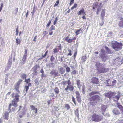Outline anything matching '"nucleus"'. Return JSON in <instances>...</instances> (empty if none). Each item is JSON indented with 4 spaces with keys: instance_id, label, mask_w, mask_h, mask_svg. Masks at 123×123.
<instances>
[{
    "instance_id": "1",
    "label": "nucleus",
    "mask_w": 123,
    "mask_h": 123,
    "mask_svg": "<svg viewBox=\"0 0 123 123\" xmlns=\"http://www.w3.org/2000/svg\"><path fill=\"white\" fill-rule=\"evenodd\" d=\"M96 69L99 74L106 73L108 72L109 69L105 68V64H101L99 61L95 62Z\"/></svg>"
},
{
    "instance_id": "2",
    "label": "nucleus",
    "mask_w": 123,
    "mask_h": 123,
    "mask_svg": "<svg viewBox=\"0 0 123 123\" xmlns=\"http://www.w3.org/2000/svg\"><path fill=\"white\" fill-rule=\"evenodd\" d=\"M12 98H15L12 101V105L15 107H16L18 106V105L17 103L19 101V95L17 93H16L15 94L13 93L11 95Z\"/></svg>"
},
{
    "instance_id": "3",
    "label": "nucleus",
    "mask_w": 123,
    "mask_h": 123,
    "mask_svg": "<svg viewBox=\"0 0 123 123\" xmlns=\"http://www.w3.org/2000/svg\"><path fill=\"white\" fill-rule=\"evenodd\" d=\"M122 43L120 42L119 43L117 41H114L111 44L112 48L116 51L120 50L122 48Z\"/></svg>"
},
{
    "instance_id": "4",
    "label": "nucleus",
    "mask_w": 123,
    "mask_h": 123,
    "mask_svg": "<svg viewBox=\"0 0 123 123\" xmlns=\"http://www.w3.org/2000/svg\"><path fill=\"white\" fill-rule=\"evenodd\" d=\"M103 116H100L95 114H93L91 116V119L92 121L95 122H99L103 119Z\"/></svg>"
},
{
    "instance_id": "5",
    "label": "nucleus",
    "mask_w": 123,
    "mask_h": 123,
    "mask_svg": "<svg viewBox=\"0 0 123 123\" xmlns=\"http://www.w3.org/2000/svg\"><path fill=\"white\" fill-rule=\"evenodd\" d=\"M100 99H101V98L99 96L97 95H94L89 98V100L90 101H96L97 102H99Z\"/></svg>"
},
{
    "instance_id": "6",
    "label": "nucleus",
    "mask_w": 123,
    "mask_h": 123,
    "mask_svg": "<svg viewBox=\"0 0 123 123\" xmlns=\"http://www.w3.org/2000/svg\"><path fill=\"white\" fill-rule=\"evenodd\" d=\"M108 85L109 86H111L114 85L116 83V81L114 80L113 81L110 80V79H108L106 81Z\"/></svg>"
},
{
    "instance_id": "7",
    "label": "nucleus",
    "mask_w": 123,
    "mask_h": 123,
    "mask_svg": "<svg viewBox=\"0 0 123 123\" xmlns=\"http://www.w3.org/2000/svg\"><path fill=\"white\" fill-rule=\"evenodd\" d=\"M115 94V93L114 92H112L111 91H110L106 93H105V95L106 97L110 99L114 96Z\"/></svg>"
},
{
    "instance_id": "8",
    "label": "nucleus",
    "mask_w": 123,
    "mask_h": 123,
    "mask_svg": "<svg viewBox=\"0 0 123 123\" xmlns=\"http://www.w3.org/2000/svg\"><path fill=\"white\" fill-rule=\"evenodd\" d=\"M91 82L98 84L99 83L98 79L96 77H93L91 80Z\"/></svg>"
},
{
    "instance_id": "9",
    "label": "nucleus",
    "mask_w": 123,
    "mask_h": 123,
    "mask_svg": "<svg viewBox=\"0 0 123 123\" xmlns=\"http://www.w3.org/2000/svg\"><path fill=\"white\" fill-rule=\"evenodd\" d=\"M50 74L51 75H54L55 76H59L58 72L55 70H52L51 71Z\"/></svg>"
},
{
    "instance_id": "10",
    "label": "nucleus",
    "mask_w": 123,
    "mask_h": 123,
    "mask_svg": "<svg viewBox=\"0 0 123 123\" xmlns=\"http://www.w3.org/2000/svg\"><path fill=\"white\" fill-rule=\"evenodd\" d=\"M74 87L73 86L71 85H68L67 86L65 90L66 91H67L68 90L70 91H72L74 89Z\"/></svg>"
},
{
    "instance_id": "11",
    "label": "nucleus",
    "mask_w": 123,
    "mask_h": 123,
    "mask_svg": "<svg viewBox=\"0 0 123 123\" xmlns=\"http://www.w3.org/2000/svg\"><path fill=\"white\" fill-rule=\"evenodd\" d=\"M100 56L101 59L104 61H105L107 59V57L105 55V54H100Z\"/></svg>"
},
{
    "instance_id": "12",
    "label": "nucleus",
    "mask_w": 123,
    "mask_h": 123,
    "mask_svg": "<svg viewBox=\"0 0 123 123\" xmlns=\"http://www.w3.org/2000/svg\"><path fill=\"white\" fill-rule=\"evenodd\" d=\"M85 12L84 8H82L78 12L77 14L78 15H80L81 14L86 15Z\"/></svg>"
},
{
    "instance_id": "13",
    "label": "nucleus",
    "mask_w": 123,
    "mask_h": 123,
    "mask_svg": "<svg viewBox=\"0 0 123 123\" xmlns=\"http://www.w3.org/2000/svg\"><path fill=\"white\" fill-rule=\"evenodd\" d=\"M72 39H70L68 36H67L64 38V40L68 43H70L72 42Z\"/></svg>"
},
{
    "instance_id": "14",
    "label": "nucleus",
    "mask_w": 123,
    "mask_h": 123,
    "mask_svg": "<svg viewBox=\"0 0 123 123\" xmlns=\"http://www.w3.org/2000/svg\"><path fill=\"white\" fill-rule=\"evenodd\" d=\"M9 113L8 112H5L4 114V115H3V117H4V119H6L8 120V118L9 117Z\"/></svg>"
},
{
    "instance_id": "15",
    "label": "nucleus",
    "mask_w": 123,
    "mask_h": 123,
    "mask_svg": "<svg viewBox=\"0 0 123 123\" xmlns=\"http://www.w3.org/2000/svg\"><path fill=\"white\" fill-rule=\"evenodd\" d=\"M99 93V92L97 91H93L91 92L89 94L90 97H91L94 95Z\"/></svg>"
},
{
    "instance_id": "16",
    "label": "nucleus",
    "mask_w": 123,
    "mask_h": 123,
    "mask_svg": "<svg viewBox=\"0 0 123 123\" xmlns=\"http://www.w3.org/2000/svg\"><path fill=\"white\" fill-rule=\"evenodd\" d=\"M105 9H102L101 12V16L102 19H103L104 17L105 16Z\"/></svg>"
},
{
    "instance_id": "17",
    "label": "nucleus",
    "mask_w": 123,
    "mask_h": 123,
    "mask_svg": "<svg viewBox=\"0 0 123 123\" xmlns=\"http://www.w3.org/2000/svg\"><path fill=\"white\" fill-rule=\"evenodd\" d=\"M105 48L106 49V51L108 54H111L113 53V52L107 46H105Z\"/></svg>"
},
{
    "instance_id": "18",
    "label": "nucleus",
    "mask_w": 123,
    "mask_h": 123,
    "mask_svg": "<svg viewBox=\"0 0 123 123\" xmlns=\"http://www.w3.org/2000/svg\"><path fill=\"white\" fill-rule=\"evenodd\" d=\"M19 86L15 84L14 86V89L16 91L18 92V93H19L20 92L19 90Z\"/></svg>"
},
{
    "instance_id": "19",
    "label": "nucleus",
    "mask_w": 123,
    "mask_h": 123,
    "mask_svg": "<svg viewBox=\"0 0 123 123\" xmlns=\"http://www.w3.org/2000/svg\"><path fill=\"white\" fill-rule=\"evenodd\" d=\"M113 112L115 114L117 115L120 113L119 111L116 109H114L113 111Z\"/></svg>"
},
{
    "instance_id": "20",
    "label": "nucleus",
    "mask_w": 123,
    "mask_h": 123,
    "mask_svg": "<svg viewBox=\"0 0 123 123\" xmlns=\"http://www.w3.org/2000/svg\"><path fill=\"white\" fill-rule=\"evenodd\" d=\"M101 109L102 114L103 115H104V112L105 111L106 109L105 106L104 105L102 106Z\"/></svg>"
},
{
    "instance_id": "21",
    "label": "nucleus",
    "mask_w": 123,
    "mask_h": 123,
    "mask_svg": "<svg viewBox=\"0 0 123 123\" xmlns=\"http://www.w3.org/2000/svg\"><path fill=\"white\" fill-rule=\"evenodd\" d=\"M31 85V83H29L28 84V86L26 85L25 86V88L26 90V91L27 92L29 88V87Z\"/></svg>"
},
{
    "instance_id": "22",
    "label": "nucleus",
    "mask_w": 123,
    "mask_h": 123,
    "mask_svg": "<svg viewBox=\"0 0 123 123\" xmlns=\"http://www.w3.org/2000/svg\"><path fill=\"white\" fill-rule=\"evenodd\" d=\"M118 25L120 27L123 28V19L119 21Z\"/></svg>"
},
{
    "instance_id": "23",
    "label": "nucleus",
    "mask_w": 123,
    "mask_h": 123,
    "mask_svg": "<svg viewBox=\"0 0 123 123\" xmlns=\"http://www.w3.org/2000/svg\"><path fill=\"white\" fill-rule=\"evenodd\" d=\"M102 7V6H98V7L96 12V14L97 15L99 14V13Z\"/></svg>"
},
{
    "instance_id": "24",
    "label": "nucleus",
    "mask_w": 123,
    "mask_h": 123,
    "mask_svg": "<svg viewBox=\"0 0 123 123\" xmlns=\"http://www.w3.org/2000/svg\"><path fill=\"white\" fill-rule=\"evenodd\" d=\"M98 4L97 2L94 3L92 5L93 9H94L97 8L98 7Z\"/></svg>"
},
{
    "instance_id": "25",
    "label": "nucleus",
    "mask_w": 123,
    "mask_h": 123,
    "mask_svg": "<svg viewBox=\"0 0 123 123\" xmlns=\"http://www.w3.org/2000/svg\"><path fill=\"white\" fill-rule=\"evenodd\" d=\"M21 40L19 39L16 38V43L17 45H20L21 43Z\"/></svg>"
},
{
    "instance_id": "26",
    "label": "nucleus",
    "mask_w": 123,
    "mask_h": 123,
    "mask_svg": "<svg viewBox=\"0 0 123 123\" xmlns=\"http://www.w3.org/2000/svg\"><path fill=\"white\" fill-rule=\"evenodd\" d=\"M54 91L56 94H58L59 92V89L57 87H56L54 89Z\"/></svg>"
},
{
    "instance_id": "27",
    "label": "nucleus",
    "mask_w": 123,
    "mask_h": 123,
    "mask_svg": "<svg viewBox=\"0 0 123 123\" xmlns=\"http://www.w3.org/2000/svg\"><path fill=\"white\" fill-rule=\"evenodd\" d=\"M74 113L78 118H79V114L78 108H77L75 111Z\"/></svg>"
},
{
    "instance_id": "28",
    "label": "nucleus",
    "mask_w": 123,
    "mask_h": 123,
    "mask_svg": "<svg viewBox=\"0 0 123 123\" xmlns=\"http://www.w3.org/2000/svg\"><path fill=\"white\" fill-rule=\"evenodd\" d=\"M59 71L61 74H63L65 72V69L63 68L62 67L60 69Z\"/></svg>"
},
{
    "instance_id": "29",
    "label": "nucleus",
    "mask_w": 123,
    "mask_h": 123,
    "mask_svg": "<svg viewBox=\"0 0 123 123\" xmlns=\"http://www.w3.org/2000/svg\"><path fill=\"white\" fill-rule=\"evenodd\" d=\"M25 114V112H21L20 113H18V114H19V117L20 118H22Z\"/></svg>"
},
{
    "instance_id": "30",
    "label": "nucleus",
    "mask_w": 123,
    "mask_h": 123,
    "mask_svg": "<svg viewBox=\"0 0 123 123\" xmlns=\"http://www.w3.org/2000/svg\"><path fill=\"white\" fill-rule=\"evenodd\" d=\"M76 98L77 100L78 101V102L79 103H80L81 101L80 96H76Z\"/></svg>"
},
{
    "instance_id": "31",
    "label": "nucleus",
    "mask_w": 123,
    "mask_h": 123,
    "mask_svg": "<svg viewBox=\"0 0 123 123\" xmlns=\"http://www.w3.org/2000/svg\"><path fill=\"white\" fill-rule=\"evenodd\" d=\"M80 82V80L79 79H78L77 81V84L78 87H81Z\"/></svg>"
},
{
    "instance_id": "32",
    "label": "nucleus",
    "mask_w": 123,
    "mask_h": 123,
    "mask_svg": "<svg viewBox=\"0 0 123 123\" xmlns=\"http://www.w3.org/2000/svg\"><path fill=\"white\" fill-rule=\"evenodd\" d=\"M39 68V66L38 65H35L33 67V69H34V71H36L38 68Z\"/></svg>"
},
{
    "instance_id": "33",
    "label": "nucleus",
    "mask_w": 123,
    "mask_h": 123,
    "mask_svg": "<svg viewBox=\"0 0 123 123\" xmlns=\"http://www.w3.org/2000/svg\"><path fill=\"white\" fill-rule=\"evenodd\" d=\"M27 57V56L26 55H23V57L22 59V61L24 63L25 62L26 59Z\"/></svg>"
},
{
    "instance_id": "34",
    "label": "nucleus",
    "mask_w": 123,
    "mask_h": 123,
    "mask_svg": "<svg viewBox=\"0 0 123 123\" xmlns=\"http://www.w3.org/2000/svg\"><path fill=\"white\" fill-rule=\"evenodd\" d=\"M77 6V4L76 3H74L73 6L71 8V10H73L74 8H76Z\"/></svg>"
},
{
    "instance_id": "35",
    "label": "nucleus",
    "mask_w": 123,
    "mask_h": 123,
    "mask_svg": "<svg viewBox=\"0 0 123 123\" xmlns=\"http://www.w3.org/2000/svg\"><path fill=\"white\" fill-rule=\"evenodd\" d=\"M22 81V80L21 79H20L19 80L17 83L16 85L19 86L20 84Z\"/></svg>"
},
{
    "instance_id": "36",
    "label": "nucleus",
    "mask_w": 123,
    "mask_h": 123,
    "mask_svg": "<svg viewBox=\"0 0 123 123\" xmlns=\"http://www.w3.org/2000/svg\"><path fill=\"white\" fill-rule=\"evenodd\" d=\"M27 76L25 74H22L21 78L23 79H26Z\"/></svg>"
},
{
    "instance_id": "37",
    "label": "nucleus",
    "mask_w": 123,
    "mask_h": 123,
    "mask_svg": "<svg viewBox=\"0 0 123 123\" xmlns=\"http://www.w3.org/2000/svg\"><path fill=\"white\" fill-rule=\"evenodd\" d=\"M30 78L28 79H25L24 82H25L27 83H30Z\"/></svg>"
},
{
    "instance_id": "38",
    "label": "nucleus",
    "mask_w": 123,
    "mask_h": 123,
    "mask_svg": "<svg viewBox=\"0 0 123 123\" xmlns=\"http://www.w3.org/2000/svg\"><path fill=\"white\" fill-rule=\"evenodd\" d=\"M81 30V28H80L79 30H77L75 32L76 35H77L79 33V32Z\"/></svg>"
},
{
    "instance_id": "39",
    "label": "nucleus",
    "mask_w": 123,
    "mask_h": 123,
    "mask_svg": "<svg viewBox=\"0 0 123 123\" xmlns=\"http://www.w3.org/2000/svg\"><path fill=\"white\" fill-rule=\"evenodd\" d=\"M16 36H17L18 35V34L19 32V30H18V26H17V28L16 29Z\"/></svg>"
},
{
    "instance_id": "40",
    "label": "nucleus",
    "mask_w": 123,
    "mask_h": 123,
    "mask_svg": "<svg viewBox=\"0 0 123 123\" xmlns=\"http://www.w3.org/2000/svg\"><path fill=\"white\" fill-rule=\"evenodd\" d=\"M105 50L102 49H101V51H100V54H105Z\"/></svg>"
},
{
    "instance_id": "41",
    "label": "nucleus",
    "mask_w": 123,
    "mask_h": 123,
    "mask_svg": "<svg viewBox=\"0 0 123 123\" xmlns=\"http://www.w3.org/2000/svg\"><path fill=\"white\" fill-rule=\"evenodd\" d=\"M51 20H50L48 22V24H47L46 26L47 27H48L51 24Z\"/></svg>"
},
{
    "instance_id": "42",
    "label": "nucleus",
    "mask_w": 123,
    "mask_h": 123,
    "mask_svg": "<svg viewBox=\"0 0 123 123\" xmlns=\"http://www.w3.org/2000/svg\"><path fill=\"white\" fill-rule=\"evenodd\" d=\"M65 107L67 110L69 109L70 108V107L69 105L68 104H65Z\"/></svg>"
},
{
    "instance_id": "43",
    "label": "nucleus",
    "mask_w": 123,
    "mask_h": 123,
    "mask_svg": "<svg viewBox=\"0 0 123 123\" xmlns=\"http://www.w3.org/2000/svg\"><path fill=\"white\" fill-rule=\"evenodd\" d=\"M49 29L51 30H55V26L53 25H51V27L49 28Z\"/></svg>"
},
{
    "instance_id": "44",
    "label": "nucleus",
    "mask_w": 123,
    "mask_h": 123,
    "mask_svg": "<svg viewBox=\"0 0 123 123\" xmlns=\"http://www.w3.org/2000/svg\"><path fill=\"white\" fill-rule=\"evenodd\" d=\"M86 59V57L82 56V57L81 60L82 61V62H84L85 61V60Z\"/></svg>"
},
{
    "instance_id": "45",
    "label": "nucleus",
    "mask_w": 123,
    "mask_h": 123,
    "mask_svg": "<svg viewBox=\"0 0 123 123\" xmlns=\"http://www.w3.org/2000/svg\"><path fill=\"white\" fill-rule=\"evenodd\" d=\"M66 72H70V68L68 67H66Z\"/></svg>"
},
{
    "instance_id": "46",
    "label": "nucleus",
    "mask_w": 123,
    "mask_h": 123,
    "mask_svg": "<svg viewBox=\"0 0 123 123\" xmlns=\"http://www.w3.org/2000/svg\"><path fill=\"white\" fill-rule=\"evenodd\" d=\"M59 0H58L56 2L55 4L54 5V7H55L57 6L58 5V4L59 3Z\"/></svg>"
},
{
    "instance_id": "47",
    "label": "nucleus",
    "mask_w": 123,
    "mask_h": 123,
    "mask_svg": "<svg viewBox=\"0 0 123 123\" xmlns=\"http://www.w3.org/2000/svg\"><path fill=\"white\" fill-rule=\"evenodd\" d=\"M30 107L31 108V109L32 110H35L36 108L33 105H30Z\"/></svg>"
},
{
    "instance_id": "48",
    "label": "nucleus",
    "mask_w": 123,
    "mask_h": 123,
    "mask_svg": "<svg viewBox=\"0 0 123 123\" xmlns=\"http://www.w3.org/2000/svg\"><path fill=\"white\" fill-rule=\"evenodd\" d=\"M48 53V51L47 50L46 52L45 53V54H44V55H43L42 56V58H45L46 57Z\"/></svg>"
},
{
    "instance_id": "49",
    "label": "nucleus",
    "mask_w": 123,
    "mask_h": 123,
    "mask_svg": "<svg viewBox=\"0 0 123 123\" xmlns=\"http://www.w3.org/2000/svg\"><path fill=\"white\" fill-rule=\"evenodd\" d=\"M67 83L68 85H71V82L70 80H68L67 81Z\"/></svg>"
},
{
    "instance_id": "50",
    "label": "nucleus",
    "mask_w": 123,
    "mask_h": 123,
    "mask_svg": "<svg viewBox=\"0 0 123 123\" xmlns=\"http://www.w3.org/2000/svg\"><path fill=\"white\" fill-rule=\"evenodd\" d=\"M72 101L74 103L75 105H76V102L75 101V99L73 97H72Z\"/></svg>"
},
{
    "instance_id": "51",
    "label": "nucleus",
    "mask_w": 123,
    "mask_h": 123,
    "mask_svg": "<svg viewBox=\"0 0 123 123\" xmlns=\"http://www.w3.org/2000/svg\"><path fill=\"white\" fill-rule=\"evenodd\" d=\"M68 52H69V53H68L67 55H70V56H71L72 55V53H71V52L72 51L71 50H70V49H69L68 50Z\"/></svg>"
},
{
    "instance_id": "52",
    "label": "nucleus",
    "mask_w": 123,
    "mask_h": 123,
    "mask_svg": "<svg viewBox=\"0 0 123 123\" xmlns=\"http://www.w3.org/2000/svg\"><path fill=\"white\" fill-rule=\"evenodd\" d=\"M12 104L10 103L9 104V105L8 109L9 110V113H10L11 111V106H12Z\"/></svg>"
},
{
    "instance_id": "53",
    "label": "nucleus",
    "mask_w": 123,
    "mask_h": 123,
    "mask_svg": "<svg viewBox=\"0 0 123 123\" xmlns=\"http://www.w3.org/2000/svg\"><path fill=\"white\" fill-rule=\"evenodd\" d=\"M103 19H102V22L99 23V25L100 26H101L103 25L104 23V21H103Z\"/></svg>"
},
{
    "instance_id": "54",
    "label": "nucleus",
    "mask_w": 123,
    "mask_h": 123,
    "mask_svg": "<svg viewBox=\"0 0 123 123\" xmlns=\"http://www.w3.org/2000/svg\"><path fill=\"white\" fill-rule=\"evenodd\" d=\"M75 93H76V96H80V93H79V92L78 91H76Z\"/></svg>"
},
{
    "instance_id": "55",
    "label": "nucleus",
    "mask_w": 123,
    "mask_h": 123,
    "mask_svg": "<svg viewBox=\"0 0 123 123\" xmlns=\"http://www.w3.org/2000/svg\"><path fill=\"white\" fill-rule=\"evenodd\" d=\"M114 98H115L117 100H118L119 99L120 97L118 96L117 95Z\"/></svg>"
},
{
    "instance_id": "56",
    "label": "nucleus",
    "mask_w": 123,
    "mask_h": 123,
    "mask_svg": "<svg viewBox=\"0 0 123 123\" xmlns=\"http://www.w3.org/2000/svg\"><path fill=\"white\" fill-rule=\"evenodd\" d=\"M55 59V58L53 57V55L50 58V60L51 62H53L54 61Z\"/></svg>"
},
{
    "instance_id": "57",
    "label": "nucleus",
    "mask_w": 123,
    "mask_h": 123,
    "mask_svg": "<svg viewBox=\"0 0 123 123\" xmlns=\"http://www.w3.org/2000/svg\"><path fill=\"white\" fill-rule=\"evenodd\" d=\"M52 30H50L49 29V34L50 35H52L53 34V32L52 31Z\"/></svg>"
},
{
    "instance_id": "58",
    "label": "nucleus",
    "mask_w": 123,
    "mask_h": 123,
    "mask_svg": "<svg viewBox=\"0 0 123 123\" xmlns=\"http://www.w3.org/2000/svg\"><path fill=\"white\" fill-rule=\"evenodd\" d=\"M17 110V108H12L11 109V111L13 112H14Z\"/></svg>"
},
{
    "instance_id": "59",
    "label": "nucleus",
    "mask_w": 123,
    "mask_h": 123,
    "mask_svg": "<svg viewBox=\"0 0 123 123\" xmlns=\"http://www.w3.org/2000/svg\"><path fill=\"white\" fill-rule=\"evenodd\" d=\"M74 0H71L69 4L70 5H72L74 3Z\"/></svg>"
},
{
    "instance_id": "60",
    "label": "nucleus",
    "mask_w": 123,
    "mask_h": 123,
    "mask_svg": "<svg viewBox=\"0 0 123 123\" xmlns=\"http://www.w3.org/2000/svg\"><path fill=\"white\" fill-rule=\"evenodd\" d=\"M72 73L74 75L76 74V71L75 70H73L72 72Z\"/></svg>"
},
{
    "instance_id": "61",
    "label": "nucleus",
    "mask_w": 123,
    "mask_h": 123,
    "mask_svg": "<svg viewBox=\"0 0 123 123\" xmlns=\"http://www.w3.org/2000/svg\"><path fill=\"white\" fill-rule=\"evenodd\" d=\"M67 82L65 81H63L62 82V83L64 85H65L66 84Z\"/></svg>"
},
{
    "instance_id": "62",
    "label": "nucleus",
    "mask_w": 123,
    "mask_h": 123,
    "mask_svg": "<svg viewBox=\"0 0 123 123\" xmlns=\"http://www.w3.org/2000/svg\"><path fill=\"white\" fill-rule=\"evenodd\" d=\"M27 50L26 49H25V53L24 55H26L27 56Z\"/></svg>"
},
{
    "instance_id": "63",
    "label": "nucleus",
    "mask_w": 123,
    "mask_h": 123,
    "mask_svg": "<svg viewBox=\"0 0 123 123\" xmlns=\"http://www.w3.org/2000/svg\"><path fill=\"white\" fill-rule=\"evenodd\" d=\"M58 52V50L57 49L55 48L54 49H53V52L54 53H56L57 52Z\"/></svg>"
},
{
    "instance_id": "64",
    "label": "nucleus",
    "mask_w": 123,
    "mask_h": 123,
    "mask_svg": "<svg viewBox=\"0 0 123 123\" xmlns=\"http://www.w3.org/2000/svg\"><path fill=\"white\" fill-rule=\"evenodd\" d=\"M3 7V4L1 3V6L0 8V12L1 11Z\"/></svg>"
}]
</instances>
